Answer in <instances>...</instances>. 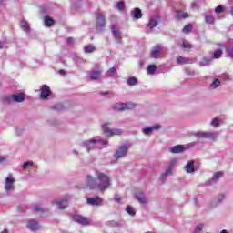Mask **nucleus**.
<instances>
[{
	"label": "nucleus",
	"instance_id": "obj_44",
	"mask_svg": "<svg viewBox=\"0 0 233 233\" xmlns=\"http://www.w3.org/2000/svg\"><path fill=\"white\" fill-rule=\"evenodd\" d=\"M34 166V162L32 161H27V162H25L23 164V170H26L28 168V167H33Z\"/></svg>",
	"mask_w": 233,
	"mask_h": 233
},
{
	"label": "nucleus",
	"instance_id": "obj_9",
	"mask_svg": "<svg viewBox=\"0 0 233 233\" xmlns=\"http://www.w3.org/2000/svg\"><path fill=\"white\" fill-rule=\"evenodd\" d=\"M194 136L195 137H198V139H216V137L214 136L213 132L198 131L197 133H194Z\"/></svg>",
	"mask_w": 233,
	"mask_h": 233
},
{
	"label": "nucleus",
	"instance_id": "obj_49",
	"mask_svg": "<svg viewBox=\"0 0 233 233\" xmlns=\"http://www.w3.org/2000/svg\"><path fill=\"white\" fill-rule=\"evenodd\" d=\"M182 46H183V48H187V49L192 48V45L185 43V42L182 43Z\"/></svg>",
	"mask_w": 233,
	"mask_h": 233
},
{
	"label": "nucleus",
	"instance_id": "obj_20",
	"mask_svg": "<svg viewBox=\"0 0 233 233\" xmlns=\"http://www.w3.org/2000/svg\"><path fill=\"white\" fill-rule=\"evenodd\" d=\"M185 170L187 174H194V172H196V168H194V161H188L185 167Z\"/></svg>",
	"mask_w": 233,
	"mask_h": 233
},
{
	"label": "nucleus",
	"instance_id": "obj_55",
	"mask_svg": "<svg viewBox=\"0 0 233 233\" xmlns=\"http://www.w3.org/2000/svg\"><path fill=\"white\" fill-rule=\"evenodd\" d=\"M59 74H60V76H66V71L61 69V70H59Z\"/></svg>",
	"mask_w": 233,
	"mask_h": 233
},
{
	"label": "nucleus",
	"instance_id": "obj_19",
	"mask_svg": "<svg viewBox=\"0 0 233 233\" xmlns=\"http://www.w3.org/2000/svg\"><path fill=\"white\" fill-rule=\"evenodd\" d=\"M25 93L21 92L18 94H13V101L14 103H23L25 101Z\"/></svg>",
	"mask_w": 233,
	"mask_h": 233
},
{
	"label": "nucleus",
	"instance_id": "obj_32",
	"mask_svg": "<svg viewBox=\"0 0 233 233\" xmlns=\"http://www.w3.org/2000/svg\"><path fill=\"white\" fill-rule=\"evenodd\" d=\"M106 227H112V228L121 227V224L116 220H109V221L106 222Z\"/></svg>",
	"mask_w": 233,
	"mask_h": 233
},
{
	"label": "nucleus",
	"instance_id": "obj_11",
	"mask_svg": "<svg viewBox=\"0 0 233 233\" xmlns=\"http://www.w3.org/2000/svg\"><path fill=\"white\" fill-rule=\"evenodd\" d=\"M14 183H15V178L12 177V174H9V176L5 178V192H10L11 190H14Z\"/></svg>",
	"mask_w": 233,
	"mask_h": 233
},
{
	"label": "nucleus",
	"instance_id": "obj_47",
	"mask_svg": "<svg viewBox=\"0 0 233 233\" xmlns=\"http://www.w3.org/2000/svg\"><path fill=\"white\" fill-rule=\"evenodd\" d=\"M211 126H212V127H219V119H218V118H214V119L211 121Z\"/></svg>",
	"mask_w": 233,
	"mask_h": 233
},
{
	"label": "nucleus",
	"instance_id": "obj_16",
	"mask_svg": "<svg viewBox=\"0 0 233 233\" xmlns=\"http://www.w3.org/2000/svg\"><path fill=\"white\" fill-rule=\"evenodd\" d=\"M27 228H29V230H32V232H35V230H39V222L35 219L28 220Z\"/></svg>",
	"mask_w": 233,
	"mask_h": 233
},
{
	"label": "nucleus",
	"instance_id": "obj_37",
	"mask_svg": "<svg viewBox=\"0 0 233 233\" xmlns=\"http://www.w3.org/2000/svg\"><path fill=\"white\" fill-rule=\"evenodd\" d=\"M126 212H127V214H129V216H136V210H134V208H132L131 206H127L126 208Z\"/></svg>",
	"mask_w": 233,
	"mask_h": 233
},
{
	"label": "nucleus",
	"instance_id": "obj_24",
	"mask_svg": "<svg viewBox=\"0 0 233 233\" xmlns=\"http://www.w3.org/2000/svg\"><path fill=\"white\" fill-rule=\"evenodd\" d=\"M99 77H101V71L94 70L90 73V79L92 81H96Z\"/></svg>",
	"mask_w": 233,
	"mask_h": 233
},
{
	"label": "nucleus",
	"instance_id": "obj_23",
	"mask_svg": "<svg viewBox=\"0 0 233 233\" xmlns=\"http://www.w3.org/2000/svg\"><path fill=\"white\" fill-rule=\"evenodd\" d=\"M136 199L138 200L141 205H146L147 203V197L145 196V193L136 194Z\"/></svg>",
	"mask_w": 233,
	"mask_h": 233
},
{
	"label": "nucleus",
	"instance_id": "obj_14",
	"mask_svg": "<svg viewBox=\"0 0 233 233\" xmlns=\"http://www.w3.org/2000/svg\"><path fill=\"white\" fill-rule=\"evenodd\" d=\"M50 86L47 85H43L41 87L40 98L42 99H48L50 97Z\"/></svg>",
	"mask_w": 233,
	"mask_h": 233
},
{
	"label": "nucleus",
	"instance_id": "obj_39",
	"mask_svg": "<svg viewBox=\"0 0 233 233\" xmlns=\"http://www.w3.org/2000/svg\"><path fill=\"white\" fill-rule=\"evenodd\" d=\"M192 24H188L187 25L184 26V28L182 29V32H184L185 34H188V32H192Z\"/></svg>",
	"mask_w": 233,
	"mask_h": 233
},
{
	"label": "nucleus",
	"instance_id": "obj_36",
	"mask_svg": "<svg viewBox=\"0 0 233 233\" xmlns=\"http://www.w3.org/2000/svg\"><path fill=\"white\" fill-rule=\"evenodd\" d=\"M116 7L117 8V10H119L120 12H123V10H125V1L121 0L119 2H117L116 4Z\"/></svg>",
	"mask_w": 233,
	"mask_h": 233
},
{
	"label": "nucleus",
	"instance_id": "obj_42",
	"mask_svg": "<svg viewBox=\"0 0 233 233\" xmlns=\"http://www.w3.org/2000/svg\"><path fill=\"white\" fill-rule=\"evenodd\" d=\"M188 17V13H177V19H187Z\"/></svg>",
	"mask_w": 233,
	"mask_h": 233
},
{
	"label": "nucleus",
	"instance_id": "obj_35",
	"mask_svg": "<svg viewBox=\"0 0 233 233\" xmlns=\"http://www.w3.org/2000/svg\"><path fill=\"white\" fill-rule=\"evenodd\" d=\"M177 63L178 65H187L188 63V58L183 57V56H178L177 58Z\"/></svg>",
	"mask_w": 233,
	"mask_h": 233
},
{
	"label": "nucleus",
	"instance_id": "obj_7",
	"mask_svg": "<svg viewBox=\"0 0 233 233\" xmlns=\"http://www.w3.org/2000/svg\"><path fill=\"white\" fill-rule=\"evenodd\" d=\"M102 130L107 137H112V136H120V134H123L121 129H110V127H108V124H103Z\"/></svg>",
	"mask_w": 233,
	"mask_h": 233
},
{
	"label": "nucleus",
	"instance_id": "obj_40",
	"mask_svg": "<svg viewBox=\"0 0 233 233\" xmlns=\"http://www.w3.org/2000/svg\"><path fill=\"white\" fill-rule=\"evenodd\" d=\"M205 21H206V23H208V25H214V16L206 15Z\"/></svg>",
	"mask_w": 233,
	"mask_h": 233
},
{
	"label": "nucleus",
	"instance_id": "obj_1",
	"mask_svg": "<svg viewBox=\"0 0 233 233\" xmlns=\"http://www.w3.org/2000/svg\"><path fill=\"white\" fill-rule=\"evenodd\" d=\"M97 180L90 175L86 176V187L89 190H98L101 194H105L110 187H112V179L110 177L103 172L97 173Z\"/></svg>",
	"mask_w": 233,
	"mask_h": 233
},
{
	"label": "nucleus",
	"instance_id": "obj_4",
	"mask_svg": "<svg viewBox=\"0 0 233 233\" xmlns=\"http://www.w3.org/2000/svg\"><path fill=\"white\" fill-rule=\"evenodd\" d=\"M96 143H101V145H107L108 140L107 139L106 140L89 139V140L84 141L82 145L85 148H86L87 152H90V150H94V147H96Z\"/></svg>",
	"mask_w": 233,
	"mask_h": 233
},
{
	"label": "nucleus",
	"instance_id": "obj_52",
	"mask_svg": "<svg viewBox=\"0 0 233 233\" xmlns=\"http://www.w3.org/2000/svg\"><path fill=\"white\" fill-rule=\"evenodd\" d=\"M228 54L229 57H231L233 59V47L228 49Z\"/></svg>",
	"mask_w": 233,
	"mask_h": 233
},
{
	"label": "nucleus",
	"instance_id": "obj_46",
	"mask_svg": "<svg viewBox=\"0 0 233 233\" xmlns=\"http://www.w3.org/2000/svg\"><path fill=\"white\" fill-rule=\"evenodd\" d=\"M225 10V7L223 5H218L215 8V13L216 14H221Z\"/></svg>",
	"mask_w": 233,
	"mask_h": 233
},
{
	"label": "nucleus",
	"instance_id": "obj_58",
	"mask_svg": "<svg viewBox=\"0 0 233 233\" xmlns=\"http://www.w3.org/2000/svg\"><path fill=\"white\" fill-rule=\"evenodd\" d=\"M22 133H23V129H21V130L19 128L16 129V134L18 136H21Z\"/></svg>",
	"mask_w": 233,
	"mask_h": 233
},
{
	"label": "nucleus",
	"instance_id": "obj_62",
	"mask_svg": "<svg viewBox=\"0 0 233 233\" xmlns=\"http://www.w3.org/2000/svg\"><path fill=\"white\" fill-rule=\"evenodd\" d=\"M0 233H8V230L7 229H4L2 232Z\"/></svg>",
	"mask_w": 233,
	"mask_h": 233
},
{
	"label": "nucleus",
	"instance_id": "obj_50",
	"mask_svg": "<svg viewBox=\"0 0 233 233\" xmlns=\"http://www.w3.org/2000/svg\"><path fill=\"white\" fill-rule=\"evenodd\" d=\"M74 37H68L67 39H66V43L68 44V45H74Z\"/></svg>",
	"mask_w": 233,
	"mask_h": 233
},
{
	"label": "nucleus",
	"instance_id": "obj_10",
	"mask_svg": "<svg viewBox=\"0 0 233 233\" xmlns=\"http://www.w3.org/2000/svg\"><path fill=\"white\" fill-rule=\"evenodd\" d=\"M161 52H163V46L161 44H157L151 49L150 57L157 59V57L161 56Z\"/></svg>",
	"mask_w": 233,
	"mask_h": 233
},
{
	"label": "nucleus",
	"instance_id": "obj_29",
	"mask_svg": "<svg viewBox=\"0 0 233 233\" xmlns=\"http://www.w3.org/2000/svg\"><path fill=\"white\" fill-rule=\"evenodd\" d=\"M139 83V81L137 80V78H136V76H131L127 79V85L129 86H136V85H137Z\"/></svg>",
	"mask_w": 233,
	"mask_h": 233
},
{
	"label": "nucleus",
	"instance_id": "obj_43",
	"mask_svg": "<svg viewBox=\"0 0 233 233\" xmlns=\"http://www.w3.org/2000/svg\"><path fill=\"white\" fill-rule=\"evenodd\" d=\"M53 110H57L58 112H61V110H65V106H63L62 104H56L53 106Z\"/></svg>",
	"mask_w": 233,
	"mask_h": 233
},
{
	"label": "nucleus",
	"instance_id": "obj_59",
	"mask_svg": "<svg viewBox=\"0 0 233 233\" xmlns=\"http://www.w3.org/2000/svg\"><path fill=\"white\" fill-rule=\"evenodd\" d=\"M5 46V42L0 41V48H3Z\"/></svg>",
	"mask_w": 233,
	"mask_h": 233
},
{
	"label": "nucleus",
	"instance_id": "obj_45",
	"mask_svg": "<svg viewBox=\"0 0 233 233\" xmlns=\"http://www.w3.org/2000/svg\"><path fill=\"white\" fill-rule=\"evenodd\" d=\"M34 210H35V212H38L40 214H44V212H45V209L42 208L41 206H39V205H35L34 207Z\"/></svg>",
	"mask_w": 233,
	"mask_h": 233
},
{
	"label": "nucleus",
	"instance_id": "obj_8",
	"mask_svg": "<svg viewBox=\"0 0 233 233\" xmlns=\"http://www.w3.org/2000/svg\"><path fill=\"white\" fill-rule=\"evenodd\" d=\"M72 218L75 223H78V225H82L83 227L90 225V219H88V218L83 217L82 215H73Z\"/></svg>",
	"mask_w": 233,
	"mask_h": 233
},
{
	"label": "nucleus",
	"instance_id": "obj_25",
	"mask_svg": "<svg viewBox=\"0 0 233 233\" xmlns=\"http://www.w3.org/2000/svg\"><path fill=\"white\" fill-rule=\"evenodd\" d=\"M154 130H159V126H153L149 127H146L143 129V133L146 134V136H148V134H152Z\"/></svg>",
	"mask_w": 233,
	"mask_h": 233
},
{
	"label": "nucleus",
	"instance_id": "obj_6",
	"mask_svg": "<svg viewBox=\"0 0 233 233\" xmlns=\"http://www.w3.org/2000/svg\"><path fill=\"white\" fill-rule=\"evenodd\" d=\"M134 108H136V104L132 102L117 103L113 106V110H115V112H123L125 110H132Z\"/></svg>",
	"mask_w": 233,
	"mask_h": 233
},
{
	"label": "nucleus",
	"instance_id": "obj_30",
	"mask_svg": "<svg viewBox=\"0 0 233 233\" xmlns=\"http://www.w3.org/2000/svg\"><path fill=\"white\" fill-rule=\"evenodd\" d=\"M3 101L5 105H10V103H14V95L5 96L3 97Z\"/></svg>",
	"mask_w": 233,
	"mask_h": 233
},
{
	"label": "nucleus",
	"instance_id": "obj_21",
	"mask_svg": "<svg viewBox=\"0 0 233 233\" xmlns=\"http://www.w3.org/2000/svg\"><path fill=\"white\" fill-rule=\"evenodd\" d=\"M131 15L134 17V19H141V17H143V13L141 12V9H139V7H136L131 12Z\"/></svg>",
	"mask_w": 233,
	"mask_h": 233
},
{
	"label": "nucleus",
	"instance_id": "obj_22",
	"mask_svg": "<svg viewBox=\"0 0 233 233\" xmlns=\"http://www.w3.org/2000/svg\"><path fill=\"white\" fill-rule=\"evenodd\" d=\"M44 23H45V26H47V28H50V26H54L56 21H54V18L50 16H45Z\"/></svg>",
	"mask_w": 233,
	"mask_h": 233
},
{
	"label": "nucleus",
	"instance_id": "obj_18",
	"mask_svg": "<svg viewBox=\"0 0 233 233\" xmlns=\"http://www.w3.org/2000/svg\"><path fill=\"white\" fill-rule=\"evenodd\" d=\"M169 152H171V154H181V152H185V147H183V145H177L170 147Z\"/></svg>",
	"mask_w": 233,
	"mask_h": 233
},
{
	"label": "nucleus",
	"instance_id": "obj_12",
	"mask_svg": "<svg viewBox=\"0 0 233 233\" xmlns=\"http://www.w3.org/2000/svg\"><path fill=\"white\" fill-rule=\"evenodd\" d=\"M53 205H56L59 210H65L68 207V200L65 198L55 199Z\"/></svg>",
	"mask_w": 233,
	"mask_h": 233
},
{
	"label": "nucleus",
	"instance_id": "obj_48",
	"mask_svg": "<svg viewBox=\"0 0 233 233\" xmlns=\"http://www.w3.org/2000/svg\"><path fill=\"white\" fill-rule=\"evenodd\" d=\"M185 72L187 76H194V71H192L190 68H186Z\"/></svg>",
	"mask_w": 233,
	"mask_h": 233
},
{
	"label": "nucleus",
	"instance_id": "obj_54",
	"mask_svg": "<svg viewBox=\"0 0 233 233\" xmlns=\"http://www.w3.org/2000/svg\"><path fill=\"white\" fill-rule=\"evenodd\" d=\"M223 199H225V196L222 194V195H219L218 200V203H221V201H223Z\"/></svg>",
	"mask_w": 233,
	"mask_h": 233
},
{
	"label": "nucleus",
	"instance_id": "obj_31",
	"mask_svg": "<svg viewBox=\"0 0 233 233\" xmlns=\"http://www.w3.org/2000/svg\"><path fill=\"white\" fill-rule=\"evenodd\" d=\"M157 70V66L156 65H149L147 66V74H149L150 76L156 74Z\"/></svg>",
	"mask_w": 233,
	"mask_h": 233
},
{
	"label": "nucleus",
	"instance_id": "obj_2",
	"mask_svg": "<svg viewBox=\"0 0 233 233\" xmlns=\"http://www.w3.org/2000/svg\"><path fill=\"white\" fill-rule=\"evenodd\" d=\"M132 147L131 144L124 143L122 146H120L115 152L114 157L115 159H123V157H127L128 156V150H130V147Z\"/></svg>",
	"mask_w": 233,
	"mask_h": 233
},
{
	"label": "nucleus",
	"instance_id": "obj_34",
	"mask_svg": "<svg viewBox=\"0 0 233 233\" xmlns=\"http://www.w3.org/2000/svg\"><path fill=\"white\" fill-rule=\"evenodd\" d=\"M221 56H223V50L222 49H217L213 53V59H219V57H221Z\"/></svg>",
	"mask_w": 233,
	"mask_h": 233
},
{
	"label": "nucleus",
	"instance_id": "obj_33",
	"mask_svg": "<svg viewBox=\"0 0 233 233\" xmlns=\"http://www.w3.org/2000/svg\"><path fill=\"white\" fill-rule=\"evenodd\" d=\"M20 26L25 32H28V30H30V25H28V22L25 20L21 21Z\"/></svg>",
	"mask_w": 233,
	"mask_h": 233
},
{
	"label": "nucleus",
	"instance_id": "obj_27",
	"mask_svg": "<svg viewBox=\"0 0 233 233\" xmlns=\"http://www.w3.org/2000/svg\"><path fill=\"white\" fill-rule=\"evenodd\" d=\"M223 176H225V173H223V171L214 173L213 183H218V181H219L220 177H223Z\"/></svg>",
	"mask_w": 233,
	"mask_h": 233
},
{
	"label": "nucleus",
	"instance_id": "obj_60",
	"mask_svg": "<svg viewBox=\"0 0 233 233\" xmlns=\"http://www.w3.org/2000/svg\"><path fill=\"white\" fill-rule=\"evenodd\" d=\"M77 61H79V63H81V60L79 58H77V59H75L76 65H77Z\"/></svg>",
	"mask_w": 233,
	"mask_h": 233
},
{
	"label": "nucleus",
	"instance_id": "obj_53",
	"mask_svg": "<svg viewBox=\"0 0 233 233\" xmlns=\"http://www.w3.org/2000/svg\"><path fill=\"white\" fill-rule=\"evenodd\" d=\"M197 145H198L197 142H191V143L187 144V147H188L189 148H192V147H197Z\"/></svg>",
	"mask_w": 233,
	"mask_h": 233
},
{
	"label": "nucleus",
	"instance_id": "obj_61",
	"mask_svg": "<svg viewBox=\"0 0 233 233\" xmlns=\"http://www.w3.org/2000/svg\"><path fill=\"white\" fill-rule=\"evenodd\" d=\"M220 233H228L227 229H223Z\"/></svg>",
	"mask_w": 233,
	"mask_h": 233
},
{
	"label": "nucleus",
	"instance_id": "obj_17",
	"mask_svg": "<svg viewBox=\"0 0 233 233\" xmlns=\"http://www.w3.org/2000/svg\"><path fill=\"white\" fill-rule=\"evenodd\" d=\"M158 24H159V17L152 16L149 19V22L147 24V28H149V30H154V28H156V26H157Z\"/></svg>",
	"mask_w": 233,
	"mask_h": 233
},
{
	"label": "nucleus",
	"instance_id": "obj_26",
	"mask_svg": "<svg viewBox=\"0 0 233 233\" xmlns=\"http://www.w3.org/2000/svg\"><path fill=\"white\" fill-rule=\"evenodd\" d=\"M96 48L94 46V45L90 44L84 47L85 54H93V52H96Z\"/></svg>",
	"mask_w": 233,
	"mask_h": 233
},
{
	"label": "nucleus",
	"instance_id": "obj_28",
	"mask_svg": "<svg viewBox=\"0 0 233 233\" xmlns=\"http://www.w3.org/2000/svg\"><path fill=\"white\" fill-rule=\"evenodd\" d=\"M210 63H212V58L203 57L199 62V66H209Z\"/></svg>",
	"mask_w": 233,
	"mask_h": 233
},
{
	"label": "nucleus",
	"instance_id": "obj_51",
	"mask_svg": "<svg viewBox=\"0 0 233 233\" xmlns=\"http://www.w3.org/2000/svg\"><path fill=\"white\" fill-rule=\"evenodd\" d=\"M115 201H116V203H121V196L120 195H116L115 196Z\"/></svg>",
	"mask_w": 233,
	"mask_h": 233
},
{
	"label": "nucleus",
	"instance_id": "obj_56",
	"mask_svg": "<svg viewBox=\"0 0 233 233\" xmlns=\"http://www.w3.org/2000/svg\"><path fill=\"white\" fill-rule=\"evenodd\" d=\"M5 161H6V157H0V164H1V163H5Z\"/></svg>",
	"mask_w": 233,
	"mask_h": 233
},
{
	"label": "nucleus",
	"instance_id": "obj_3",
	"mask_svg": "<svg viewBox=\"0 0 233 233\" xmlns=\"http://www.w3.org/2000/svg\"><path fill=\"white\" fill-rule=\"evenodd\" d=\"M106 26V19H105V15L103 14H96V34H103L105 32V28Z\"/></svg>",
	"mask_w": 233,
	"mask_h": 233
},
{
	"label": "nucleus",
	"instance_id": "obj_5",
	"mask_svg": "<svg viewBox=\"0 0 233 233\" xmlns=\"http://www.w3.org/2000/svg\"><path fill=\"white\" fill-rule=\"evenodd\" d=\"M177 163V159L173 158L169 161L168 163V167L166 169V171L160 176V181H162V183H165V181H167V177H168V176H172V169L176 167Z\"/></svg>",
	"mask_w": 233,
	"mask_h": 233
},
{
	"label": "nucleus",
	"instance_id": "obj_13",
	"mask_svg": "<svg viewBox=\"0 0 233 233\" xmlns=\"http://www.w3.org/2000/svg\"><path fill=\"white\" fill-rule=\"evenodd\" d=\"M111 32L114 39L116 41V43H121V31L117 29L116 25H111Z\"/></svg>",
	"mask_w": 233,
	"mask_h": 233
},
{
	"label": "nucleus",
	"instance_id": "obj_15",
	"mask_svg": "<svg viewBox=\"0 0 233 233\" xmlns=\"http://www.w3.org/2000/svg\"><path fill=\"white\" fill-rule=\"evenodd\" d=\"M86 202L87 205H93L97 207L101 205V203H103V198H101V197L87 198Z\"/></svg>",
	"mask_w": 233,
	"mask_h": 233
},
{
	"label": "nucleus",
	"instance_id": "obj_63",
	"mask_svg": "<svg viewBox=\"0 0 233 233\" xmlns=\"http://www.w3.org/2000/svg\"><path fill=\"white\" fill-rule=\"evenodd\" d=\"M73 154H77V151H76V150H73Z\"/></svg>",
	"mask_w": 233,
	"mask_h": 233
},
{
	"label": "nucleus",
	"instance_id": "obj_38",
	"mask_svg": "<svg viewBox=\"0 0 233 233\" xmlns=\"http://www.w3.org/2000/svg\"><path fill=\"white\" fill-rule=\"evenodd\" d=\"M106 76L107 77H112V76H116V66L111 67L106 73Z\"/></svg>",
	"mask_w": 233,
	"mask_h": 233
},
{
	"label": "nucleus",
	"instance_id": "obj_41",
	"mask_svg": "<svg viewBox=\"0 0 233 233\" xmlns=\"http://www.w3.org/2000/svg\"><path fill=\"white\" fill-rule=\"evenodd\" d=\"M219 85H221V81H219V79L216 78L210 85V86L212 88H218V86H219Z\"/></svg>",
	"mask_w": 233,
	"mask_h": 233
},
{
	"label": "nucleus",
	"instance_id": "obj_57",
	"mask_svg": "<svg viewBox=\"0 0 233 233\" xmlns=\"http://www.w3.org/2000/svg\"><path fill=\"white\" fill-rule=\"evenodd\" d=\"M108 91L99 93L100 96H108Z\"/></svg>",
	"mask_w": 233,
	"mask_h": 233
},
{
	"label": "nucleus",
	"instance_id": "obj_64",
	"mask_svg": "<svg viewBox=\"0 0 233 233\" xmlns=\"http://www.w3.org/2000/svg\"><path fill=\"white\" fill-rule=\"evenodd\" d=\"M0 5H3V0H0Z\"/></svg>",
	"mask_w": 233,
	"mask_h": 233
}]
</instances>
